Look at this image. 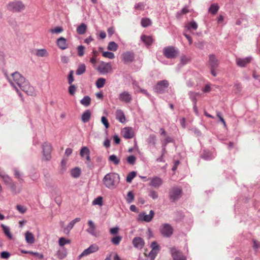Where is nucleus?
<instances>
[{"instance_id": "54", "label": "nucleus", "mask_w": 260, "mask_h": 260, "mask_svg": "<svg viewBox=\"0 0 260 260\" xmlns=\"http://www.w3.org/2000/svg\"><path fill=\"white\" fill-rule=\"evenodd\" d=\"M102 203H103V198L102 197H99L96 198V199H95L93 200V201L92 202L93 205H98L100 206H102Z\"/></svg>"}, {"instance_id": "44", "label": "nucleus", "mask_w": 260, "mask_h": 260, "mask_svg": "<svg viewBox=\"0 0 260 260\" xmlns=\"http://www.w3.org/2000/svg\"><path fill=\"white\" fill-rule=\"evenodd\" d=\"M5 234L10 239L12 238V235L10 233L9 228L4 224H2Z\"/></svg>"}, {"instance_id": "63", "label": "nucleus", "mask_w": 260, "mask_h": 260, "mask_svg": "<svg viewBox=\"0 0 260 260\" xmlns=\"http://www.w3.org/2000/svg\"><path fill=\"white\" fill-rule=\"evenodd\" d=\"M73 73V71H71L68 76V82L70 85L72 84V82L74 81Z\"/></svg>"}, {"instance_id": "2", "label": "nucleus", "mask_w": 260, "mask_h": 260, "mask_svg": "<svg viewBox=\"0 0 260 260\" xmlns=\"http://www.w3.org/2000/svg\"><path fill=\"white\" fill-rule=\"evenodd\" d=\"M160 232L164 237H170L173 234V228L168 223L162 224L159 229Z\"/></svg>"}, {"instance_id": "31", "label": "nucleus", "mask_w": 260, "mask_h": 260, "mask_svg": "<svg viewBox=\"0 0 260 260\" xmlns=\"http://www.w3.org/2000/svg\"><path fill=\"white\" fill-rule=\"evenodd\" d=\"M81 169L78 167H76L71 171V175L72 177L77 178H78L81 174Z\"/></svg>"}, {"instance_id": "49", "label": "nucleus", "mask_w": 260, "mask_h": 260, "mask_svg": "<svg viewBox=\"0 0 260 260\" xmlns=\"http://www.w3.org/2000/svg\"><path fill=\"white\" fill-rule=\"evenodd\" d=\"M71 242V241L70 240H67L66 238L63 237H61L59 238L58 243L59 245L60 246H63L66 244L70 243Z\"/></svg>"}, {"instance_id": "61", "label": "nucleus", "mask_w": 260, "mask_h": 260, "mask_svg": "<svg viewBox=\"0 0 260 260\" xmlns=\"http://www.w3.org/2000/svg\"><path fill=\"white\" fill-rule=\"evenodd\" d=\"M16 208L21 213H24L26 211V208L24 206L20 205H17Z\"/></svg>"}, {"instance_id": "13", "label": "nucleus", "mask_w": 260, "mask_h": 260, "mask_svg": "<svg viewBox=\"0 0 260 260\" xmlns=\"http://www.w3.org/2000/svg\"><path fill=\"white\" fill-rule=\"evenodd\" d=\"M135 59V54L131 51H126L121 55V59L124 63L127 64L133 62Z\"/></svg>"}, {"instance_id": "7", "label": "nucleus", "mask_w": 260, "mask_h": 260, "mask_svg": "<svg viewBox=\"0 0 260 260\" xmlns=\"http://www.w3.org/2000/svg\"><path fill=\"white\" fill-rule=\"evenodd\" d=\"M178 51L173 46L165 47L163 50L164 55L168 58H175L178 54Z\"/></svg>"}, {"instance_id": "45", "label": "nucleus", "mask_w": 260, "mask_h": 260, "mask_svg": "<svg viewBox=\"0 0 260 260\" xmlns=\"http://www.w3.org/2000/svg\"><path fill=\"white\" fill-rule=\"evenodd\" d=\"M49 31L52 34H60L63 31V29L61 26H57L54 28L50 29Z\"/></svg>"}, {"instance_id": "57", "label": "nucleus", "mask_w": 260, "mask_h": 260, "mask_svg": "<svg viewBox=\"0 0 260 260\" xmlns=\"http://www.w3.org/2000/svg\"><path fill=\"white\" fill-rule=\"evenodd\" d=\"M135 9L137 10L143 11L145 9V4L143 3H138L135 5Z\"/></svg>"}, {"instance_id": "58", "label": "nucleus", "mask_w": 260, "mask_h": 260, "mask_svg": "<svg viewBox=\"0 0 260 260\" xmlns=\"http://www.w3.org/2000/svg\"><path fill=\"white\" fill-rule=\"evenodd\" d=\"M78 54L79 56H82L84 54L85 48L83 46H79L77 48Z\"/></svg>"}, {"instance_id": "11", "label": "nucleus", "mask_w": 260, "mask_h": 260, "mask_svg": "<svg viewBox=\"0 0 260 260\" xmlns=\"http://www.w3.org/2000/svg\"><path fill=\"white\" fill-rule=\"evenodd\" d=\"M154 216V212L153 210H150L149 214H146L145 212H142L138 215V220L149 222L152 220Z\"/></svg>"}, {"instance_id": "4", "label": "nucleus", "mask_w": 260, "mask_h": 260, "mask_svg": "<svg viewBox=\"0 0 260 260\" xmlns=\"http://www.w3.org/2000/svg\"><path fill=\"white\" fill-rule=\"evenodd\" d=\"M24 8V5L20 1L11 2L7 6V9L13 12H20Z\"/></svg>"}, {"instance_id": "33", "label": "nucleus", "mask_w": 260, "mask_h": 260, "mask_svg": "<svg viewBox=\"0 0 260 260\" xmlns=\"http://www.w3.org/2000/svg\"><path fill=\"white\" fill-rule=\"evenodd\" d=\"M219 8L217 4H212L209 8V12L213 15H215L217 13Z\"/></svg>"}, {"instance_id": "56", "label": "nucleus", "mask_w": 260, "mask_h": 260, "mask_svg": "<svg viewBox=\"0 0 260 260\" xmlns=\"http://www.w3.org/2000/svg\"><path fill=\"white\" fill-rule=\"evenodd\" d=\"M134 200V195L132 191H129L127 195L126 201L128 203H132Z\"/></svg>"}, {"instance_id": "27", "label": "nucleus", "mask_w": 260, "mask_h": 260, "mask_svg": "<svg viewBox=\"0 0 260 260\" xmlns=\"http://www.w3.org/2000/svg\"><path fill=\"white\" fill-rule=\"evenodd\" d=\"M116 119H118L121 123H123L125 121V115L123 111L121 110H116Z\"/></svg>"}, {"instance_id": "50", "label": "nucleus", "mask_w": 260, "mask_h": 260, "mask_svg": "<svg viewBox=\"0 0 260 260\" xmlns=\"http://www.w3.org/2000/svg\"><path fill=\"white\" fill-rule=\"evenodd\" d=\"M121 239L122 237L121 236H116L112 239L111 242L113 244L118 245L120 242L121 241Z\"/></svg>"}, {"instance_id": "52", "label": "nucleus", "mask_w": 260, "mask_h": 260, "mask_svg": "<svg viewBox=\"0 0 260 260\" xmlns=\"http://www.w3.org/2000/svg\"><path fill=\"white\" fill-rule=\"evenodd\" d=\"M127 162L130 165H134L136 162V157L134 155H130L126 158Z\"/></svg>"}, {"instance_id": "53", "label": "nucleus", "mask_w": 260, "mask_h": 260, "mask_svg": "<svg viewBox=\"0 0 260 260\" xmlns=\"http://www.w3.org/2000/svg\"><path fill=\"white\" fill-rule=\"evenodd\" d=\"M151 24V21L150 19L148 18H143L141 20V25L143 27H147Z\"/></svg>"}, {"instance_id": "64", "label": "nucleus", "mask_w": 260, "mask_h": 260, "mask_svg": "<svg viewBox=\"0 0 260 260\" xmlns=\"http://www.w3.org/2000/svg\"><path fill=\"white\" fill-rule=\"evenodd\" d=\"M76 91V87L74 85H71L69 88V92L70 94L74 95Z\"/></svg>"}, {"instance_id": "40", "label": "nucleus", "mask_w": 260, "mask_h": 260, "mask_svg": "<svg viewBox=\"0 0 260 260\" xmlns=\"http://www.w3.org/2000/svg\"><path fill=\"white\" fill-rule=\"evenodd\" d=\"M108 50L115 51L118 49L117 44L114 42H110L107 47Z\"/></svg>"}, {"instance_id": "30", "label": "nucleus", "mask_w": 260, "mask_h": 260, "mask_svg": "<svg viewBox=\"0 0 260 260\" xmlns=\"http://www.w3.org/2000/svg\"><path fill=\"white\" fill-rule=\"evenodd\" d=\"M0 176L2 178L4 183L9 186L11 183H12L13 181L8 175H4L3 174H0Z\"/></svg>"}, {"instance_id": "43", "label": "nucleus", "mask_w": 260, "mask_h": 260, "mask_svg": "<svg viewBox=\"0 0 260 260\" xmlns=\"http://www.w3.org/2000/svg\"><path fill=\"white\" fill-rule=\"evenodd\" d=\"M136 176V173L135 171H132L128 173L126 177V182L128 183H131L133 179Z\"/></svg>"}, {"instance_id": "14", "label": "nucleus", "mask_w": 260, "mask_h": 260, "mask_svg": "<svg viewBox=\"0 0 260 260\" xmlns=\"http://www.w3.org/2000/svg\"><path fill=\"white\" fill-rule=\"evenodd\" d=\"M119 99L120 101L126 103H130L132 101V95L127 91H124L119 94Z\"/></svg>"}, {"instance_id": "35", "label": "nucleus", "mask_w": 260, "mask_h": 260, "mask_svg": "<svg viewBox=\"0 0 260 260\" xmlns=\"http://www.w3.org/2000/svg\"><path fill=\"white\" fill-rule=\"evenodd\" d=\"M106 79L103 78H100L96 80L95 85L98 88H101L104 87Z\"/></svg>"}, {"instance_id": "39", "label": "nucleus", "mask_w": 260, "mask_h": 260, "mask_svg": "<svg viewBox=\"0 0 260 260\" xmlns=\"http://www.w3.org/2000/svg\"><path fill=\"white\" fill-rule=\"evenodd\" d=\"M36 55L39 57H45L48 55V53L46 49H39L36 52Z\"/></svg>"}, {"instance_id": "5", "label": "nucleus", "mask_w": 260, "mask_h": 260, "mask_svg": "<svg viewBox=\"0 0 260 260\" xmlns=\"http://www.w3.org/2000/svg\"><path fill=\"white\" fill-rule=\"evenodd\" d=\"M96 70L102 74H106L112 71V68L110 63L101 61Z\"/></svg>"}, {"instance_id": "6", "label": "nucleus", "mask_w": 260, "mask_h": 260, "mask_svg": "<svg viewBox=\"0 0 260 260\" xmlns=\"http://www.w3.org/2000/svg\"><path fill=\"white\" fill-rule=\"evenodd\" d=\"M151 247L152 248L151 251L147 255L146 252H144V254L145 256H149L150 258V260H154L156 256L160 250L159 246L155 241L152 242L151 244Z\"/></svg>"}, {"instance_id": "32", "label": "nucleus", "mask_w": 260, "mask_h": 260, "mask_svg": "<svg viewBox=\"0 0 260 260\" xmlns=\"http://www.w3.org/2000/svg\"><path fill=\"white\" fill-rule=\"evenodd\" d=\"M87 30V26L85 23H81L77 28V32L79 35L84 34Z\"/></svg>"}, {"instance_id": "42", "label": "nucleus", "mask_w": 260, "mask_h": 260, "mask_svg": "<svg viewBox=\"0 0 260 260\" xmlns=\"http://www.w3.org/2000/svg\"><path fill=\"white\" fill-rule=\"evenodd\" d=\"M92 53V57L90 58V61L91 63L94 65L96 63V57L99 55V53L95 50L93 49Z\"/></svg>"}, {"instance_id": "36", "label": "nucleus", "mask_w": 260, "mask_h": 260, "mask_svg": "<svg viewBox=\"0 0 260 260\" xmlns=\"http://www.w3.org/2000/svg\"><path fill=\"white\" fill-rule=\"evenodd\" d=\"M14 176L16 178L18 179L20 182H23L24 181L22 178V175L21 172L16 168L14 169Z\"/></svg>"}, {"instance_id": "60", "label": "nucleus", "mask_w": 260, "mask_h": 260, "mask_svg": "<svg viewBox=\"0 0 260 260\" xmlns=\"http://www.w3.org/2000/svg\"><path fill=\"white\" fill-rule=\"evenodd\" d=\"M149 196L153 200L157 199L158 197L157 191L153 190L150 191Z\"/></svg>"}, {"instance_id": "10", "label": "nucleus", "mask_w": 260, "mask_h": 260, "mask_svg": "<svg viewBox=\"0 0 260 260\" xmlns=\"http://www.w3.org/2000/svg\"><path fill=\"white\" fill-rule=\"evenodd\" d=\"M13 81L9 80V82H13L14 84H16L20 87L26 81L24 77H23L20 73L16 72L12 74Z\"/></svg>"}, {"instance_id": "18", "label": "nucleus", "mask_w": 260, "mask_h": 260, "mask_svg": "<svg viewBox=\"0 0 260 260\" xmlns=\"http://www.w3.org/2000/svg\"><path fill=\"white\" fill-rule=\"evenodd\" d=\"M87 224L88 226V228L86 229V232L92 236H96V228L94 223L91 220H89L87 222Z\"/></svg>"}, {"instance_id": "22", "label": "nucleus", "mask_w": 260, "mask_h": 260, "mask_svg": "<svg viewBox=\"0 0 260 260\" xmlns=\"http://www.w3.org/2000/svg\"><path fill=\"white\" fill-rule=\"evenodd\" d=\"M81 219L80 218L77 217L71 221L68 225L64 228L63 229V232L66 233V234H68L71 229L74 227L75 224L78 222H79L80 221Z\"/></svg>"}, {"instance_id": "3", "label": "nucleus", "mask_w": 260, "mask_h": 260, "mask_svg": "<svg viewBox=\"0 0 260 260\" xmlns=\"http://www.w3.org/2000/svg\"><path fill=\"white\" fill-rule=\"evenodd\" d=\"M182 190L180 187H174L169 191L170 199L172 201L179 199L182 196Z\"/></svg>"}, {"instance_id": "41", "label": "nucleus", "mask_w": 260, "mask_h": 260, "mask_svg": "<svg viewBox=\"0 0 260 260\" xmlns=\"http://www.w3.org/2000/svg\"><path fill=\"white\" fill-rule=\"evenodd\" d=\"M86 66L84 64H81L78 66V68L76 71V74L80 75L83 74L85 72Z\"/></svg>"}, {"instance_id": "20", "label": "nucleus", "mask_w": 260, "mask_h": 260, "mask_svg": "<svg viewBox=\"0 0 260 260\" xmlns=\"http://www.w3.org/2000/svg\"><path fill=\"white\" fill-rule=\"evenodd\" d=\"M251 60V57H247L245 58H237L236 63L239 67H244L250 63Z\"/></svg>"}, {"instance_id": "19", "label": "nucleus", "mask_w": 260, "mask_h": 260, "mask_svg": "<svg viewBox=\"0 0 260 260\" xmlns=\"http://www.w3.org/2000/svg\"><path fill=\"white\" fill-rule=\"evenodd\" d=\"M123 137L125 139H132L134 136L133 129L131 127H125L122 130Z\"/></svg>"}, {"instance_id": "16", "label": "nucleus", "mask_w": 260, "mask_h": 260, "mask_svg": "<svg viewBox=\"0 0 260 260\" xmlns=\"http://www.w3.org/2000/svg\"><path fill=\"white\" fill-rule=\"evenodd\" d=\"M149 179L150 180L149 185L154 188H159L163 183L162 180L157 176Z\"/></svg>"}, {"instance_id": "12", "label": "nucleus", "mask_w": 260, "mask_h": 260, "mask_svg": "<svg viewBox=\"0 0 260 260\" xmlns=\"http://www.w3.org/2000/svg\"><path fill=\"white\" fill-rule=\"evenodd\" d=\"M22 90L25 92L27 94L29 95H34L35 94V89L30 86L29 82L27 81H25L24 83L19 87Z\"/></svg>"}, {"instance_id": "23", "label": "nucleus", "mask_w": 260, "mask_h": 260, "mask_svg": "<svg viewBox=\"0 0 260 260\" xmlns=\"http://www.w3.org/2000/svg\"><path fill=\"white\" fill-rule=\"evenodd\" d=\"M56 43L58 47L62 50H64L68 47L67 40L63 37H60L58 39Z\"/></svg>"}, {"instance_id": "48", "label": "nucleus", "mask_w": 260, "mask_h": 260, "mask_svg": "<svg viewBox=\"0 0 260 260\" xmlns=\"http://www.w3.org/2000/svg\"><path fill=\"white\" fill-rule=\"evenodd\" d=\"M198 24L197 23L194 21H191L190 22L188 25H187V28H188V29H192L193 30H196L197 28H198Z\"/></svg>"}, {"instance_id": "28", "label": "nucleus", "mask_w": 260, "mask_h": 260, "mask_svg": "<svg viewBox=\"0 0 260 260\" xmlns=\"http://www.w3.org/2000/svg\"><path fill=\"white\" fill-rule=\"evenodd\" d=\"M90 117L91 112L89 110H87L82 115L81 120L83 122H87L88 121H89Z\"/></svg>"}, {"instance_id": "62", "label": "nucleus", "mask_w": 260, "mask_h": 260, "mask_svg": "<svg viewBox=\"0 0 260 260\" xmlns=\"http://www.w3.org/2000/svg\"><path fill=\"white\" fill-rule=\"evenodd\" d=\"M101 121H102V123L105 125L106 128H108L109 127L110 125H109V122H108L107 119L105 117H104V116L102 117Z\"/></svg>"}, {"instance_id": "59", "label": "nucleus", "mask_w": 260, "mask_h": 260, "mask_svg": "<svg viewBox=\"0 0 260 260\" xmlns=\"http://www.w3.org/2000/svg\"><path fill=\"white\" fill-rule=\"evenodd\" d=\"M216 115L219 118L220 121L222 123L224 127L225 128H226L227 127L226 124L225 123V120H224V119L221 116V113L220 112H219V111H217L216 112Z\"/></svg>"}, {"instance_id": "46", "label": "nucleus", "mask_w": 260, "mask_h": 260, "mask_svg": "<svg viewBox=\"0 0 260 260\" xmlns=\"http://www.w3.org/2000/svg\"><path fill=\"white\" fill-rule=\"evenodd\" d=\"M8 186L10 188L12 192L14 194L18 193L20 191V190H17L16 185L14 182L11 183Z\"/></svg>"}, {"instance_id": "25", "label": "nucleus", "mask_w": 260, "mask_h": 260, "mask_svg": "<svg viewBox=\"0 0 260 260\" xmlns=\"http://www.w3.org/2000/svg\"><path fill=\"white\" fill-rule=\"evenodd\" d=\"M173 260H186V257L180 251L175 250L172 252Z\"/></svg>"}, {"instance_id": "47", "label": "nucleus", "mask_w": 260, "mask_h": 260, "mask_svg": "<svg viewBox=\"0 0 260 260\" xmlns=\"http://www.w3.org/2000/svg\"><path fill=\"white\" fill-rule=\"evenodd\" d=\"M242 85L240 83H236L234 86V91L236 94L239 93L242 91Z\"/></svg>"}, {"instance_id": "1", "label": "nucleus", "mask_w": 260, "mask_h": 260, "mask_svg": "<svg viewBox=\"0 0 260 260\" xmlns=\"http://www.w3.org/2000/svg\"><path fill=\"white\" fill-rule=\"evenodd\" d=\"M119 176L114 173L107 174L103 178L104 184L109 189L115 188L119 182Z\"/></svg>"}, {"instance_id": "26", "label": "nucleus", "mask_w": 260, "mask_h": 260, "mask_svg": "<svg viewBox=\"0 0 260 260\" xmlns=\"http://www.w3.org/2000/svg\"><path fill=\"white\" fill-rule=\"evenodd\" d=\"M25 240L28 244H33L35 242V237L32 233L27 231L25 234Z\"/></svg>"}, {"instance_id": "8", "label": "nucleus", "mask_w": 260, "mask_h": 260, "mask_svg": "<svg viewBox=\"0 0 260 260\" xmlns=\"http://www.w3.org/2000/svg\"><path fill=\"white\" fill-rule=\"evenodd\" d=\"M169 82L167 80H164L157 82L154 86V91L158 93H162L169 86Z\"/></svg>"}, {"instance_id": "24", "label": "nucleus", "mask_w": 260, "mask_h": 260, "mask_svg": "<svg viewBox=\"0 0 260 260\" xmlns=\"http://www.w3.org/2000/svg\"><path fill=\"white\" fill-rule=\"evenodd\" d=\"M84 154H85V158L87 162L90 161V151L87 147H83L80 150V154L82 157H84Z\"/></svg>"}, {"instance_id": "37", "label": "nucleus", "mask_w": 260, "mask_h": 260, "mask_svg": "<svg viewBox=\"0 0 260 260\" xmlns=\"http://www.w3.org/2000/svg\"><path fill=\"white\" fill-rule=\"evenodd\" d=\"M200 93L199 92H189V95L190 96V99L193 102V104H197V97L198 96L200 95Z\"/></svg>"}, {"instance_id": "9", "label": "nucleus", "mask_w": 260, "mask_h": 260, "mask_svg": "<svg viewBox=\"0 0 260 260\" xmlns=\"http://www.w3.org/2000/svg\"><path fill=\"white\" fill-rule=\"evenodd\" d=\"M43 156L46 160H49L51 158V152L52 148L51 145L48 143L45 142L42 145Z\"/></svg>"}, {"instance_id": "15", "label": "nucleus", "mask_w": 260, "mask_h": 260, "mask_svg": "<svg viewBox=\"0 0 260 260\" xmlns=\"http://www.w3.org/2000/svg\"><path fill=\"white\" fill-rule=\"evenodd\" d=\"M99 250V247L95 244L90 245L88 248L85 249L83 252L79 256V258H81L84 256H86L89 254L96 252Z\"/></svg>"}, {"instance_id": "38", "label": "nucleus", "mask_w": 260, "mask_h": 260, "mask_svg": "<svg viewBox=\"0 0 260 260\" xmlns=\"http://www.w3.org/2000/svg\"><path fill=\"white\" fill-rule=\"evenodd\" d=\"M109 160L112 162L115 165H118L120 162V159L115 154L111 155L109 157Z\"/></svg>"}, {"instance_id": "34", "label": "nucleus", "mask_w": 260, "mask_h": 260, "mask_svg": "<svg viewBox=\"0 0 260 260\" xmlns=\"http://www.w3.org/2000/svg\"><path fill=\"white\" fill-rule=\"evenodd\" d=\"M91 102V99L88 96H84L80 101L82 105L85 107H88L90 105Z\"/></svg>"}, {"instance_id": "21", "label": "nucleus", "mask_w": 260, "mask_h": 260, "mask_svg": "<svg viewBox=\"0 0 260 260\" xmlns=\"http://www.w3.org/2000/svg\"><path fill=\"white\" fill-rule=\"evenodd\" d=\"M133 244L135 247L141 249L143 247L145 242L142 238L137 237L134 238Z\"/></svg>"}, {"instance_id": "17", "label": "nucleus", "mask_w": 260, "mask_h": 260, "mask_svg": "<svg viewBox=\"0 0 260 260\" xmlns=\"http://www.w3.org/2000/svg\"><path fill=\"white\" fill-rule=\"evenodd\" d=\"M208 63L210 68H217L219 61L214 54H210L209 55Z\"/></svg>"}, {"instance_id": "29", "label": "nucleus", "mask_w": 260, "mask_h": 260, "mask_svg": "<svg viewBox=\"0 0 260 260\" xmlns=\"http://www.w3.org/2000/svg\"><path fill=\"white\" fill-rule=\"evenodd\" d=\"M142 41L147 45L150 46L153 42V39L151 37L142 35L141 37Z\"/></svg>"}, {"instance_id": "55", "label": "nucleus", "mask_w": 260, "mask_h": 260, "mask_svg": "<svg viewBox=\"0 0 260 260\" xmlns=\"http://www.w3.org/2000/svg\"><path fill=\"white\" fill-rule=\"evenodd\" d=\"M173 142V139L169 136H167L165 138V139L164 140L162 144L164 145V148L162 149V151H165V147L166 145L169 143Z\"/></svg>"}, {"instance_id": "51", "label": "nucleus", "mask_w": 260, "mask_h": 260, "mask_svg": "<svg viewBox=\"0 0 260 260\" xmlns=\"http://www.w3.org/2000/svg\"><path fill=\"white\" fill-rule=\"evenodd\" d=\"M103 56L109 59H113L115 58V55L111 52H103Z\"/></svg>"}]
</instances>
